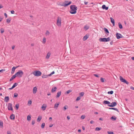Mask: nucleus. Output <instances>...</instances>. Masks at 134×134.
Instances as JSON below:
<instances>
[{
	"instance_id": "41",
	"label": "nucleus",
	"mask_w": 134,
	"mask_h": 134,
	"mask_svg": "<svg viewBox=\"0 0 134 134\" xmlns=\"http://www.w3.org/2000/svg\"><path fill=\"white\" fill-rule=\"evenodd\" d=\"M68 106L67 105L65 106L64 107V110H65L68 108Z\"/></svg>"
},
{
	"instance_id": "50",
	"label": "nucleus",
	"mask_w": 134,
	"mask_h": 134,
	"mask_svg": "<svg viewBox=\"0 0 134 134\" xmlns=\"http://www.w3.org/2000/svg\"><path fill=\"white\" fill-rule=\"evenodd\" d=\"M35 121L34 120H32V124L34 125L35 124Z\"/></svg>"
},
{
	"instance_id": "23",
	"label": "nucleus",
	"mask_w": 134,
	"mask_h": 134,
	"mask_svg": "<svg viewBox=\"0 0 134 134\" xmlns=\"http://www.w3.org/2000/svg\"><path fill=\"white\" fill-rule=\"evenodd\" d=\"M103 30L106 33H109V31L108 30L105 28H103Z\"/></svg>"
},
{
	"instance_id": "43",
	"label": "nucleus",
	"mask_w": 134,
	"mask_h": 134,
	"mask_svg": "<svg viewBox=\"0 0 134 134\" xmlns=\"http://www.w3.org/2000/svg\"><path fill=\"white\" fill-rule=\"evenodd\" d=\"M100 80L101 82H104V80L103 78L102 77H101Z\"/></svg>"
},
{
	"instance_id": "20",
	"label": "nucleus",
	"mask_w": 134,
	"mask_h": 134,
	"mask_svg": "<svg viewBox=\"0 0 134 134\" xmlns=\"http://www.w3.org/2000/svg\"><path fill=\"white\" fill-rule=\"evenodd\" d=\"M48 76H49L48 75H47L45 74H43L42 76V77L43 78H47Z\"/></svg>"
},
{
	"instance_id": "52",
	"label": "nucleus",
	"mask_w": 134,
	"mask_h": 134,
	"mask_svg": "<svg viewBox=\"0 0 134 134\" xmlns=\"http://www.w3.org/2000/svg\"><path fill=\"white\" fill-rule=\"evenodd\" d=\"M3 19V18H2L1 16H0V22H1L2 21Z\"/></svg>"
},
{
	"instance_id": "40",
	"label": "nucleus",
	"mask_w": 134,
	"mask_h": 134,
	"mask_svg": "<svg viewBox=\"0 0 134 134\" xmlns=\"http://www.w3.org/2000/svg\"><path fill=\"white\" fill-rule=\"evenodd\" d=\"M81 98V97H80V96H79L76 99V101H78L79 100H80Z\"/></svg>"
},
{
	"instance_id": "7",
	"label": "nucleus",
	"mask_w": 134,
	"mask_h": 134,
	"mask_svg": "<svg viewBox=\"0 0 134 134\" xmlns=\"http://www.w3.org/2000/svg\"><path fill=\"white\" fill-rule=\"evenodd\" d=\"M120 79L121 81V82L125 83L127 85L129 84V82L126 81L125 79H124L121 76H120Z\"/></svg>"
},
{
	"instance_id": "2",
	"label": "nucleus",
	"mask_w": 134,
	"mask_h": 134,
	"mask_svg": "<svg viewBox=\"0 0 134 134\" xmlns=\"http://www.w3.org/2000/svg\"><path fill=\"white\" fill-rule=\"evenodd\" d=\"M71 3V1L69 2L67 1H65L63 3H60V5L64 7H66L70 5Z\"/></svg>"
},
{
	"instance_id": "19",
	"label": "nucleus",
	"mask_w": 134,
	"mask_h": 134,
	"mask_svg": "<svg viewBox=\"0 0 134 134\" xmlns=\"http://www.w3.org/2000/svg\"><path fill=\"white\" fill-rule=\"evenodd\" d=\"M15 117V116L13 114L11 115L10 116V119L12 120H14V119Z\"/></svg>"
},
{
	"instance_id": "37",
	"label": "nucleus",
	"mask_w": 134,
	"mask_h": 134,
	"mask_svg": "<svg viewBox=\"0 0 134 134\" xmlns=\"http://www.w3.org/2000/svg\"><path fill=\"white\" fill-rule=\"evenodd\" d=\"M113 93V91H108V93L109 94H112Z\"/></svg>"
},
{
	"instance_id": "44",
	"label": "nucleus",
	"mask_w": 134,
	"mask_h": 134,
	"mask_svg": "<svg viewBox=\"0 0 134 134\" xmlns=\"http://www.w3.org/2000/svg\"><path fill=\"white\" fill-rule=\"evenodd\" d=\"M71 91L70 90H69L68 91H66V93L68 94H69V93L70 92H71Z\"/></svg>"
},
{
	"instance_id": "25",
	"label": "nucleus",
	"mask_w": 134,
	"mask_h": 134,
	"mask_svg": "<svg viewBox=\"0 0 134 134\" xmlns=\"http://www.w3.org/2000/svg\"><path fill=\"white\" fill-rule=\"evenodd\" d=\"M89 27V26L87 25H86L84 27V29L86 30L88 29Z\"/></svg>"
},
{
	"instance_id": "11",
	"label": "nucleus",
	"mask_w": 134,
	"mask_h": 134,
	"mask_svg": "<svg viewBox=\"0 0 134 134\" xmlns=\"http://www.w3.org/2000/svg\"><path fill=\"white\" fill-rule=\"evenodd\" d=\"M110 19L111 20V22L113 24V25L114 26H115V20H114L111 17H110Z\"/></svg>"
},
{
	"instance_id": "9",
	"label": "nucleus",
	"mask_w": 134,
	"mask_h": 134,
	"mask_svg": "<svg viewBox=\"0 0 134 134\" xmlns=\"http://www.w3.org/2000/svg\"><path fill=\"white\" fill-rule=\"evenodd\" d=\"M110 104H111L108 105L109 107H112L116 106L117 105V103L116 102H113L112 103H111Z\"/></svg>"
},
{
	"instance_id": "56",
	"label": "nucleus",
	"mask_w": 134,
	"mask_h": 134,
	"mask_svg": "<svg viewBox=\"0 0 134 134\" xmlns=\"http://www.w3.org/2000/svg\"><path fill=\"white\" fill-rule=\"evenodd\" d=\"M31 103H32V102L31 100L29 101L28 102V103L30 104H31Z\"/></svg>"
},
{
	"instance_id": "22",
	"label": "nucleus",
	"mask_w": 134,
	"mask_h": 134,
	"mask_svg": "<svg viewBox=\"0 0 134 134\" xmlns=\"http://www.w3.org/2000/svg\"><path fill=\"white\" fill-rule=\"evenodd\" d=\"M11 20V19L10 18H8L6 19V22L9 23H10Z\"/></svg>"
},
{
	"instance_id": "53",
	"label": "nucleus",
	"mask_w": 134,
	"mask_h": 134,
	"mask_svg": "<svg viewBox=\"0 0 134 134\" xmlns=\"http://www.w3.org/2000/svg\"><path fill=\"white\" fill-rule=\"evenodd\" d=\"M4 16L6 18H7V15L6 13H5L4 14Z\"/></svg>"
},
{
	"instance_id": "45",
	"label": "nucleus",
	"mask_w": 134,
	"mask_h": 134,
	"mask_svg": "<svg viewBox=\"0 0 134 134\" xmlns=\"http://www.w3.org/2000/svg\"><path fill=\"white\" fill-rule=\"evenodd\" d=\"M81 119H83L85 118V116L84 115H82L81 116Z\"/></svg>"
},
{
	"instance_id": "14",
	"label": "nucleus",
	"mask_w": 134,
	"mask_h": 134,
	"mask_svg": "<svg viewBox=\"0 0 134 134\" xmlns=\"http://www.w3.org/2000/svg\"><path fill=\"white\" fill-rule=\"evenodd\" d=\"M103 103L105 104L109 105L110 104V102L107 100H104L103 102Z\"/></svg>"
},
{
	"instance_id": "61",
	"label": "nucleus",
	"mask_w": 134,
	"mask_h": 134,
	"mask_svg": "<svg viewBox=\"0 0 134 134\" xmlns=\"http://www.w3.org/2000/svg\"><path fill=\"white\" fill-rule=\"evenodd\" d=\"M49 120L50 121H51L52 120V117H50L49 119Z\"/></svg>"
},
{
	"instance_id": "5",
	"label": "nucleus",
	"mask_w": 134,
	"mask_h": 134,
	"mask_svg": "<svg viewBox=\"0 0 134 134\" xmlns=\"http://www.w3.org/2000/svg\"><path fill=\"white\" fill-rule=\"evenodd\" d=\"M32 74L35 76H38L41 74V72L39 70H36L33 72Z\"/></svg>"
},
{
	"instance_id": "47",
	"label": "nucleus",
	"mask_w": 134,
	"mask_h": 134,
	"mask_svg": "<svg viewBox=\"0 0 134 134\" xmlns=\"http://www.w3.org/2000/svg\"><path fill=\"white\" fill-rule=\"evenodd\" d=\"M18 96V94L16 93H15L14 94V97H17Z\"/></svg>"
},
{
	"instance_id": "62",
	"label": "nucleus",
	"mask_w": 134,
	"mask_h": 134,
	"mask_svg": "<svg viewBox=\"0 0 134 134\" xmlns=\"http://www.w3.org/2000/svg\"><path fill=\"white\" fill-rule=\"evenodd\" d=\"M130 88L132 90H134V87H130Z\"/></svg>"
},
{
	"instance_id": "1",
	"label": "nucleus",
	"mask_w": 134,
	"mask_h": 134,
	"mask_svg": "<svg viewBox=\"0 0 134 134\" xmlns=\"http://www.w3.org/2000/svg\"><path fill=\"white\" fill-rule=\"evenodd\" d=\"M70 13L71 14H75L76 13L77 7L75 5H71L70 7Z\"/></svg>"
},
{
	"instance_id": "10",
	"label": "nucleus",
	"mask_w": 134,
	"mask_h": 134,
	"mask_svg": "<svg viewBox=\"0 0 134 134\" xmlns=\"http://www.w3.org/2000/svg\"><path fill=\"white\" fill-rule=\"evenodd\" d=\"M37 88L36 87L33 88V93L34 94H35L37 91Z\"/></svg>"
},
{
	"instance_id": "29",
	"label": "nucleus",
	"mask_w": 134,
	"mask_h": 134,
	"mask_svg": "<svg viewBox=\"0 0 134 134\" xmlns=\"http://www.w3.org/2000/svg\"><path fill=\"white\" fill-rule=\"evenodd\" d=\"M57 88L56 87H55L54 88H52V92H54L56 90Z\"/></svg>"
},
{
	"instance_id": "21",
	"label": "nucleus",
	"mask_w": 134,
	"mask_h": 134,
	"mask_svg": "<svg viewBox=\"0 0 134 134\" xmlns=\"http://www.w3.org/2000/svg\"><path fill=\"white\" fill-rule=\"evenodd\" d=\"M109 109H113V110H116V111H117L118 112H119V111L118 110V109L116 108H109Z\"/></svg>"
},
{
	"instance_id": "60",
	"label": "nucleus",
	"mask_w": 134,
	"mask_h": 134,
	"mask_svg": "<svg viewBox=\"0 0 134 134\" xmlns=\"http://www.w3.org/2000/svg\"><path fill=\"white\" fill-rule=\"evenodd\" d=\"M67 118L68 119V120H69L70 119V118L69 116H67Z\"/></svg>"
},
{
	"instance_id": "31",
	"label": "nucleus",
	"mask_w": 134,
	"mask_h": 134,
	"mask_svg": "<svg viewBox=\"0 0 134 134\" xmlns=\"http://www.w3.org/2000/svg\"><path fill=\"white\" fill-rule=\"evenodd\" d=\"M46 38L45 37H44L43 40V41H42V42L44 44L46 41Z\"/></svg>"
},
{
	"instance_id": "6",
	"label": "nucleus",
	"mask_w": 134,
	"mask_h": 134,
	"mask_svg": "<svg viewBox=\"0 0 134 134\" xmlns=\"http://www.w3.org/2000/svg\"><path fill=\"white\" fill-rule=\"evenodd\" d=\"M24 73L21 70H19L15 74L16 76H18L20 77H21L23 76Z\"/></svg>"
},
{
	"instance_id": "12",
	"label": "nucleus",
	"mask_w": 134,
	"mask_h": 134,
	"mask_svg": "<svg viewBox=\"0 0 134 134\" xmlns=\"http://www.w3.org/2000/svg\"><path fill=\"white\" fill-rule=\"evenodd\" d=\"M47 107V105L46 104H44L41 107V108L43 110H44Z\"/></svg>"
},
{
	"instance_id": "17",
	"label": "nucleus",
	"mask_w": 134,
	"mask_h": 134,
	"mask_svg": "<svg viewBox=\"0 0 134 134\" xmlns=\"http://www.w3.org/2000/svg\"><path fill=\"white\" fill-rule=\"evenodd\" d=\"M89 36L87 35H85L83 37V41H85L86 40L88 37Z\"/></svg>"
},
{
	"instance_id": "58",
	"label": "nucleus",
	"mask_w": 134,
	"mask_h": 134,
	"mask_svg": "<svg viewBox=\"0 0 134 134\" xmlns=\"http://www.w3.org/2000/svg\"><path fill=\"white\" fill-rule=\"evenodd\" d=\"M84 3L85 4V5H87V4L88 3V2H86V1H84Z\"/></svg>"
},
{
	"instance_id": "3",
	"label": "nucleus",
	"mask_w": 134,
	"mask_h": 134,
	"mask_svg": "<svg viewBox=\"0 0 134 134\" xmlns=\"http://www.w3.org/2000/svg\"><path fill=\"white\" fill-rule=\"evenodd\" d=\"M99 40L100 42H107L110 40V38L109 37L100 38H99Z\"/></svg>"
},
{
	"instance_id": "16",
	"label": "nucleus",
	"mask_w": 134,
	"mask_h": 134,
	"mask_svg": "<svg viewBox=\"0 0 134 134\" xmlns=\"http://www.w3.org/2000/svg\"><path fill=\"white\" fill-rule=\"evenodd\" d=\"M9 100V98L8 96H6L5 97L4 101L6 102H8Z\"/></svg>"
},
{
	"instance_id": "33",
	"label": "nucleus",
	"mask_w": 134,
	"mask_h": 134,
	"mask_svg": "<svg viewBox=\"0 0 134 134\" xmlns=\"http://www.w3.org/2000/svg\"><path fill=\"white\" fill-rule=\"evenodd\" d=\"M31 117L30 115H28L27 116V119L28 121H30L31 120Z\"/></svg>"
},
{
	"instance_id": "36",
	"label": "nucleus",
	"mask_w": 134,
	"mask_h": 134,
	"mask_svg": "<svg viewBox=\"0 0 134 134\" xmlns=\"http://www.w3.org/2000/svg\"><path fill=\"white\" fill-rule=\"evenodd\" d=\"M101 129V128H99V127H97L95 129V130L96 131H99Z\"/></svg>"
},
{
	"instance_id": "38",
	"label": "nucleus",
	"mask_w": 134,
	"mask_h": 134,
	"mask_svg": "<svg viewBox=\"0 0 134 134\" xmlns=\"http://www.w3.org/2000/svg\"><path fill=\"white\" fill-rule=\"evenodd\" d=\"M19 104H17L16 105L15 107L16 108V110H18V109L19 107Z\"/></svg>"
},
{
	"instance_id": "39",
	"label": "nucleus",
	"mask_w": 134,
	"mask_h": 134,
	"mask_svg": "<svg viewBox=\"0 0 134 134\" xmlns=\"http://www.w3.org/2000/svg\"><path fill=\"white\" fill-rule=\"evenodd\" d=\"M3 122L1 121H0V126H1V127H2L3 126Z\"/></svg>"
},
{
	"instance_id": "42",
	"label": "nucleus",
	"mask_w": 134,
	"mask_h": 134,
	"mask_svg": "<svg viewBox=\"0 0 134 134\" xmlns=\"http://www.w3.org/2000/svg\"><path fill=\"white\" fill-rule=\"evenodd\" d=\"M1 33H3L4 31V29L3 28H1L0 30Z\"/></svg>"
},
{
	"instance_id": "32",
	"label": "nucleus",
	"mask_w": 134,
	"mask_h": 134,
	"mask_svg": "<svg viewBox=\"0 0 134 134\" xmlns=\"http://www.w3.org/2000/svg\"><path fill=\"white\" fill-rule=\"evenodd\" d=\"M18 84V83H15L12 86V88H14Z\"/></svg>"
},
{
	"instance_id": "57",
	"label": "nucleus",
	"mask_w": 134,
	"mask_h": 134,
	"mask_svg": "<svg viewBox=\"0 0 134 134\" xmlns=\"http://www.w3.org/2000/svg\"><path fill=\"white\" fill-rule=\"evenodd\" d=\"M82 128L83 130H85V127L84 126H82Z\"/></svg>"
},
{
	"instance_id": "26",
	"label": "nucleus",
	"mask_w": 134,
	"mask_h": 134,
	"mask_svg": "<svg viewBox=\"0 0 134 134\" xmlns=\"http://www.w3.org/2000/svg\"><path fill=\"white\" fill-rule=\"evenodd\" d=\"M119 27L120 29H122V24L120 23H119L118 24Z\"/></svg>"
},
{
	"instance_id": "13",
	"label": "nucleus",
	"mask_w": 134,
	"mask_h": 134,
	"mask_svg": "<svg viewBox=\"0 0 134 134\" xmlns=\"http://www.w3.org/2000/svg\"><path fill=\"white\" fill-rule=\"evenodd\" d=\"M102 8L103 9H105L106 10L108 9V7H106L105 5H103Z\"/></svg>"
},
{
	"instance_id": "35",
	"label": "nucleus",
	"mask_w": 134,
	"mask_h": 134,
	"mask_svg": "<svg viewBox=\"0 0 134 134\" xmlns=\"http://www.w3.org/2000/svg\"><path fill=\"white\" fill-rule=\"evenodd\" d=\"M59 105V103L55 104L54 108L55 109H57Z\"/></svg>"
},
{
	"instance_id": "24",
	"label": "nucleus",
	"mask_w": 134,
	"mask_h": 134,
	"mask_svg": "<svg viewBox=\"0 0 134 134\" xmlns=\"http://www.w3.org/2000/svg\"><path fill=\"white\" fill-rule=\"evenodd\" d=\"M16 77V75H13L10 79V81H12L13 79H15Z\"/></svg>"
},
{
	"instance_id": "63",
	"label": "nucleus",
	"mask_w": 134,
	"mask_h": 134,
	"mask_svg": "<svg viewBox=\"0 0 134 134\" xmlns=\"http://www.w3.org/2000/svg\"><path fill=\"white\" fill-rule=\"evenodd\" d=\"M4 70L3 69H2L1 70H0V72H2Z\"/></svg>"
},
{
	"instance_id": "15",
	"label": "nucleus",
	"mask_w": 134,
	"mask_h": 134,
	"mask_svg": "<svg viewBox=\"0 0 134 134\" xmlns=\"http://www.w3.org/2000/svg\"><path fill=\"white\" fill-rule=\"evenodd\" d=\"M19 66H17L16 67H15L14 66L13 67L12 69L11 73L12 74L15 71V69L16 68H17V67H19Z\"/></svg>"
},
{
	"instance_id": "34",
	"label": "nucleus",
	"mask_w": 134,
	"mask_h": 134,
	"mask_svg": "<svg viewBox=\"0 0 134 134\" xmlns=\"http://www.w3.org/2000/svg\"><path fill=\"white\" fill-rule=\"evenodd\" d=\"M45 126V123L44 122H43L42 123V125H41V128L42 129H43Z\"/></svg>"
},
{
	"instance_id": "49",
	"label": "nucleus",
	"mask_w": 134,
	"mask_h": 134,
	"mask_svg": "<svg viewBox=\"0 0 134 134\" xmlns=\"http://www.w3.org/2000/svg\"><path fill=\"white\" fill-rule=\"evenodd\" d=\"M7 134H11V132L10 131H7Z\"/></svg>"
},
{
	"instance_id": "46",
	"label": "nucleus",
	"mask_w": 134,
	"mask_h": 134,
	"mask_svg": "<svg viewBox=\"0 0 134 134\" xmlns=\"http://www.w3.org/2000/svg\"><path fill=\"white\" fill-rule=\"evenodd\" d=\"M107 133L108 134H113V132H111L108 131Z\"/></svg>"
},
{
	"instance_id": "59",
	"label": "nucleus",
	"mask_w": 134,
	"mask_h": 134,
	"mask_svg": "<svg viewBox=\"0 0 134 134\" xmlns=\"http://www.w3.org/2000/svg\"><path fill=\"white\" fill-rule=\"evenodd\" d=\"M94 122L93 120H91L90 122V123L91 124H92Z\"/></svg>"
},
{
	"instance_id": "28",
	"label": "nucleus",
	"mask_w": 134,
	"mask_h": 134,
	"mask_svg": "<svg viewBox=\"0 0 134 134\" xmlns=\"http://www.w3.org/2000/svg\"><path fill=\"white\" fill-rule=\"evenodd\" d=\"M111 120H115L116 119V117L115 116H113L111 117L110 118Z\"/></svg>"
},
{
	"instance_id": "27",
	"label": "nucleus",
	"mask_w": 134,
	"mask_h": 134,
	"mask_svg": "<svg viewBox=\"0 0 134 134\" xmlns=\"http://www.w3.org/2000/svg\"><path fill=\"white\" fill-rule=\"evenodd\" d=\"M84 94V92H82L80 93L79 95L80 97H82Z\"/></svg>"
},
{
	"instance_id": "8",
	"label": "nucleus",
	"mask_w": 134,
	"mask_h": 134,
	"mask_svg": "<svg viewBox=\"0 0 134 134\" xmlns=\"http://www.w3.org/2000/svg\"><path fill=\"white\" fill-rule=\"evenodd\" d=\"M8 109L9 110H13L12 105L11 103H8Z\"/></svg>"
},
{
	"instance_id": "18",
	"label": "nucleus",
	"mask_w": 134,
	"mask_h": 134,
	"mask_svg": "<svg viewBox=\"0 0 134 134\" xmlns=\"http://www.w3.org/2000/svg\"><path fill=\"white\" fill-rule=\"evenodd\" d=\"M50 55H51V53H50V52H48V53H47V56H46V58L47 59H48L50 56Z\"/></svg>"
},
{
	"instance_id": "54",
	"label": "nucleus",
	"mask_w": 134,
	"mask_h": 134,
	"mask_svg": "<svg viewBox=\"0 0 134 134\" xmlns=\"http://www.w3.org/2000/svg\"><path fill=\"white\" fill-rule=\"evenodd\" d=\"M94 76L97 77H99L98 75L96 74H94Z\"/></svg>"
},
{
	"instance_id": "48",
	"label": "nucleus",
	"mask_w": 134,
	"mask_h": 134,
	"mask_svg": "<svg viewBox=\"0 0 134 134\" xmlns=\"http://www.w3.org/2000/svg\"><path fill=\"white\" fill-rule=\"evenodd\" d=\"M54 73V72L53 71L50 74H49V76H51Z\"/></svg>"
},
{
	"instance_id": "64",
	"label": "nucleus",
	"mask_w": 134,
	"mask_h": 134,
	"mask_svg": "<svg viewBox=\"0 0 134 134\" xmlns=\"http://www.w3.org/2000/svg\"><path fill=\"white\" fill-rule=\"evenodd\" d=\"M78 131L79 132H81V129H79V130H78Z\"/></svg>"
},
{
	"instance_id": "30",
	"label": "nucleus",
	"mask_w": 134,
	"mask_h": 134,
	"mask_svg": "<svg viewBox=\"0 0 134 134\" xmlns=\"http://www.w3.org/2000/svg\"><path fill=\"white\" fill-rule=\"evenodd\" d=\"M42 117L41 116H39L37 119V121L38 122L40 121L41 120Z\"/></svg>"
},
{
	"instance_id": "51",
	"label": "nucleus",
	"mask_w": 134,
	"mask_h": 134,
	"mask_svg": "<svg viewBox=\"0 0 134 134\" xmlns=\"http://www.w3.org/2000/svg\"><path fill=\"white\" fill-rule=\"evenodd\" d=\"M10 12H11V13L12 14H14L15 13L14 11L13 10L11 11Z\"/></svg>"
},
{
	"instance_id": "4",
	"label": "nucleus",
	"mask_w": 134,
	"mask_h": 134,
	"mask_svg": "<svg viewBox=\"0 0 134 134\" xmlns=\"http://www.w3.org/2000/svg\"><path fill=\"white\" fill-rule=\"evenodd\" d=\"M124 36L121 35V34H116V36L118 39H119L121 38H128L129 36L127 35H125Z\"/></svg>"
},
{
	"instance_id": "55",
	"label": "nucleus",
	"mask_w": 134,
	"mask_h": 134,
	"mask_svg": "<svg viewBox=\"0 0 134 134\" xmlns=\"http://www.w3.org/2000/svg\"><path fill=\"white\" fill-rule=\"evenodd\" d=\"M110 44L111 45H112L113 44V41H112L110 43Z\"/></svg>"
}]
</instances>
